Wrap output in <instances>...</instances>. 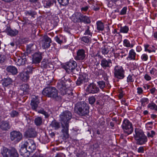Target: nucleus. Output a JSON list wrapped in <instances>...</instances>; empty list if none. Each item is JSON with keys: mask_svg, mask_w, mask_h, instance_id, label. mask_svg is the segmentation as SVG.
<instances>
[{"mask_svg": "<svg viewBox=\"0 0 157 157\" xmlns=\"http://www.w3.org/2000/svg\"><path fill=\"white\" fill-rule=\"evenodd\" d=\"M127 10V8L126 7H124L121 11L120 13V14L121 15L125 14L126 13Z\"/></svg>", "mask_w": 157, "mask_h": 157, "instance_id": "nucleus-51", "label": "nucleus"}, {"mask_svg": "<svg viewBox=\"0 0 157 157\" xmlns=\"http://www.w3.org/2000/svg\"><path fill=\"white\" fill-rule=\"evenodd\" d=\"M89 7L88 6H86L84 7H82L81 8V10L82 11L85 12L87 11Z\"/></svg>", "mask_w": 157, "mask_h": 157, "instance_id": "nucleus-57", "label": "nucleus"}, {"mask_svg": "<svg viewBox=\"0 0 157 157\" xmlns=\"http://www.w3.org/2000/svg\"><path fill=\"white\" fill-rule=\"evenodd\" d=\"M50 126L55 129H57L60 127L59 123L55 120L52 121L50 124Z\"/></svg>", "mask_w": 157, "mask_h": 157, "instance_id": "nucleus-30", "label": "nucleus"}, {"mask_svg": "<svg viewBox=\"0 0 157 157\" xmlns=\"http://www.w3.org/2000/svg\"><path fill=\"white\" fill-rule=\"evenodd\" d=\"M76 66L77 63L75 61H70L65 65V69L67 73H69L75 70Z\"/></svg>", "mask_w": 157, "mask_h": 157, "instance_id": "nucleus-10", "label": "nucleus"}, {"mask_svg": "<svg viewBox=\"0 0 157 157\" xmlns=\"http://www.w3.org/2000/svg\"><path fill=\"white\" fill-rule=\"evenodd\" d=\"M86 91L89 93L96 94L100 91V90L96 85L94 83H91L88 85L86 89Z\"/></svg>", "mask_w": 157, "mask_h": 157, "instance_id": "nucleus-11", "label": "nucleus"}, {"mask_svg": "<svg viewBox=\"0 0 157 157\" xmlns=\"http://www.w3.org/2000/svg\"><path fill=\"white\" fill-rule=\"evenodd\" d=\"M155 135V132L153 131H151V132H148L147 135L148 137H152Z\"/></svg>", "mask_w": 157, "mask_h": 157, "instance_id": "nucleus-53", "label": "nucleus"}, {"mask_svg": "<svg viewBox=\"0 0 157 157\" xmlns=\"http://www.w3.org/2000/svg\"><path fill=\"white\" fill-rule=\"evenodd\" d=\"M36 148V146L34 141L29 140L24 142L20 149L21 155L24 157H28L30 152H33Z\"/></svg>", "mask_w": 157, "mask_h": 157, "instance_id": "nucleus-3", "label": "nucleus"}, {"mask_svg": "<svg viewBox=\"0 0 157 157\" xmlns=\"http://www.w3.org/2000/svg\"><path fill=\"white\" fill-rule=\"evenodd\" d=\"M36 14V13L34 11L31 10L29 11H27L26 12V15H28L29 16H31L32 17H33L34 15H35Z\"/></svg>", "mask_w": 157, "mask_h": 157, "instance_id": "nucleus-52", "label": "nucleus"}, {"mask_svg": "<svg viewBox=\"0 0 157 157\" xmlns=\"http://www.w3.org/2000/svg\"><path fill=\"white\" fill-rule=\"evenodd\" d=\"M109 52V50L107 47L104 46L101 48V52L103 54L106 55L108 54Z\"/></svg>", "mask_w": 157, "mask_h": 157, "instance_id": "nucleus-41", "label": "nucleus"}, {"mask_svg": "<svg viewBox=\"0 0 157 157\" xmlns=\"http://www.w3.org/2000/svg\"><path fill=\"white\" fill-rule=\"evenodd\" d=\"M97 83L101 89H102L105 87V82L103 81L98 82Z\"/></svg>", "mask_w": 157, "mask_h": 157, "instance_id": "nucleus-39", "label": "nucleus"}, {"mask_svg": "<svg viewBox=\"0 0 157 157\" xmlns=\"http://www.w3.org/2000/svg\"><path fill=\"white\" fill-rule=\"evenodd\" d=\"M59 117L62 126V132L63 133V138L66 139L69 138V123L72 117L71 113L68 110L65 111L62 113Z\"/></svg>", "mask_w": 157, "mask_h": 157, "instance_id": "nucleus-1", "label": "nucleus"}, {"mask_svg": "<svg viewBox=\"0 0 157 157\" xmlns=\"http://www.w3.org/2000/svg\"><path fill=\"white\" fill-rule=\"evenodd\" d=\"M21 89L23 91L24 93L26 94L28 92L29 89V86L27 84H23L21 86Z\"/></svg>", "mask_w": 157, "mask_h": 157, "instance_id": "nucleus-32", "label": "nucleus"}, {"mask_svg": "<svg viewBox=\"0 0 157 157\" xmlns=\"http://www.w3.org/2000/svg\"><path fill=\"white\" fill-rule=\"evenodd\" d=\"M59 4L63 6L67 5L69 3V0H58Z\"/></svg>", "mask_w": 157, "mask_h": 157, "instance_id": "nucleus-38", "label": "nucleus"}, {"mask_svg": "<svg viewBox=\"0 0 157 157\" xmlns=\"http://www.w3.org/2000/svg\"><path fill=\"white\" fill-rule=\"evenodd\" d=\"M148 57L146 54H143L141 56V59L143 61H146L148 59Z\"/></svg>", "mask_w": 157, "mask_h": 157, "instance_id": "nucleus-50", "label": "nucleus"}, {"mask_svg": "<svg viewBox=\"0 0 157 157\" xmlns=\"http://www.w3.org/2000/svg\"><path fill=\"white\" fill-rule=\"evenodd\" d=\"M31 97L32 100L31 101V105L32 108L33 110H36L40 102L38 97L35 95H32Z\"/></svg>", "mask_w": 157, "mask_h": 157, "instance_id": "nucleus-14", "label": "nucleus"}, {"mask_svg": "<svg viewBox=\"0 0 157 157\" xmlns=\"http://www.w3.org/2000/svg\"><path fill=\"white\" fill-rule=\"evenodd\" d=\"M144 148L143 147H140L138 149L137 151L139 153H143L144 152Z\"/></svg>", "mask_w": 157, "mask_h": 157, "instance_id": "nucleus-55", "label": "nucleus"}, {"mask_svg": "<svg viewBox=\"0 0 157 157\" xmlns=\"http://www.w3.org/2000/svg\"><path fill=\"white\" fill-rule=\"evenodd\" d=\"M6 30L7 34L11 36H16L18 33V30L16 29L12 30L9 27H7Z\"/></svg>", "mask_w": 157, "mask_h": 157, "instance_id": "nucleus-22", "label": "nucleus"}, {"mask_svg": "<svg viewBox=\"0 0 157 157\" xmlns=\"http://www.w3.org/2000/svg\"><path fill=\"white\" fill-rule=\"evenodd\" d=\"M123 45L126 47L132 48L133 47L134 44L133 43H130L128 40L125 39L123 41Z\"/></svg>", "mask_w": 157, "mask_h": 157, "instance_id": "nucleus-31", "label": "nucleus"}, {"mask_svg": "<svg viewBox=\"0 0 157 157\" xmlns=\"http://www.w3.org/2000/svg\"><path fill=\"white\" fill-rule=\"evenodd\" d=\"M84 34L85 35H90L91 36H92V33H90V32L89 30V26H87V29L85 31V32L84 33Z\"/></svg>", "mask_w": 157, "mask_h": 157, "instance_id": "nucleus-54", "label": "nucleus"}, {"mask_svg": "<svg viewBox=\"0 0 157 157\" xmlns=\"http://www.w3.org/2000/svg\"><path fill=\"white\" fill-rule=\"evenodd\" d=\"M51 42V39L47 36H44V39L42 41V46L43 48H48L50 46V44Z\"/></svg>", "mask_w": 157, "mask_h": 157, "instance_id": "nucleus-16", "label": "nucleus"}, {"mask_svg": "<svg viewBox=\"0 0 157 157\" xmlns=\"http://www.w3.org/2000/svg\"><path fill=\"white\" fill-rule=\"evenodd\" d=\"M137 92L139 94H141L143 92V90L142 88L141 87H138L137 88Z\"/></svg>", "mask_w": 157, "mask_h": 157, "instance_id": "nucleus-59", "label": "nucleus"}, {"mask_svg": "<svg viewBox=\"0 0 157 157\" xmlns=\"http://www.w3.org/2000/svg\"><path fill=\"white\" fill-rule=\"evenodd\" d=\"M135 134L134 135V137L136 140H138L141 138L143 136L145 135L143 131L140 129L136 128L135 129Z\"/></svg>", "mask_w": 157, "mask_h": 157, "instance_id": "nucleus-20", "label": "nucleus"}, {"mask_svg": "<svg viewBox=\"0 0 157 157\" xmlns=\"http://www.w3.org/2000/svg\"><path fill=\"white\" fill-rule=\"evenodd\" d=\"M136 55L134 50L132 49L129 51L127 59L129 60H136Z\"/></svg>", "mask_w": 157, "mask_h": 157, "instance_id": "nucleus-25", "label": "nucleus"}, {"mask_svg": "<svg viewBox=\"0 0 157 157\" xmlns=\"http://www.w3.org/2000/svg\"><path fill=\"white\" fill-rule=\"evenodd\" d=\"M114 77L118 79H122L125 77L124 71L122 67L117 65L114 68Z\"/></svg>", "mask_w": 157, "mask_h": 157, "instance_id": "nucleus-7", "label": "nucleus"}, {"mask_svg": "<svg viewBox=\"0 0 157 157\" xmlns=\"http://www.w3.org/2000/svg\"><path fill=\"white\" fill-rule=\"evenodd\" d=\"M55 157H65V155L63 153H58L57 154Z\"/></svg>", "mask_w": 157, "mask_h": 157, "instance_id": "nucleus-56", "label": "nucleus"}, {"mask_svg": "<svg viewBox=\"0 0 157 157\" xmlns=\"http://www.w3.org/2000/svg\"><path fill=\"white\" fill-rule=\"evenodd\" d=\"M149 45L148 44L144 45V48H145V51H146V52L147 51L149 53H150L152 52H155V50L154 49L151 50V49H148V48L149 47Z\"/></svg>", "mask_w": 157, "mask_h": 157, "instance_id": "nucleus-45", "label": "nucleus"}, {"mask_svg": "<svg viewBox=\"0 0 157 157\" xmlns=\"http://www.w3.org/2000/svg\"><path fill=\"white\" fill-rule=\"evenodd\" d=\"M10 114L11 117H17L18 115V113L17 111L13 110L10 113Z\"/></svg>", "mask_w": 157, "mask_h": 157, "instance_id": "nucleus-44", "label": "nucleus"}, {"mask_svg": "<svg viewBox=\"0 0 157 157\" xmlns=\"http://www.w3.org/2000/svg\"><path fill=\"white\" fill-rule=\"evenodd\" d=\"M86 56L85 52L84 50L79 49L77 52L75 59L77 60H82L85 59Z\"/></svg>", "mask_w": 157, "mask_h": 157, "instance_id": "nucleus-12", "label": "nucleus"}, {"mask_svg": "<svg viewBox=\"0 0 157 157\" xmlns=\"http://www.w3.org/2000/svg\"><path fill=\"white\" fill-rule=\"evenodd\" d=\"M38 113L44 115L46 117H48L49 116V115L48 113L42 109H41L39 110Z\"/></svg>", "mask_w": 157, "mask_h": 157, "instance_id": "nucleus-48", "label": "nucleus"}, {"mask_svg": "<svg viewBox=\"0 0 157 157\" xmlns=\"http://www.w3.org/2000/svg\"><path fill=\"white\" fill-rule=\"evenodd\" d=\"M129 30L128 27L125 26H121L120 28V32L123 33H128Z\"/></svg>", "mask_w": 157, "mask_h": 157, "instance_id": "nucleus-34", "label": "nucleus"}, {"mask_svg": "<svg viewBox=\"0 0 157 157\" xmlns=\"http://www.w3.org/2000/svg\"><path fill=\"white\" fill-rule=\"evenodd\" d=\"M85 75H80L76 82V84L78 86L86 82Z\"/></svg>", "mask_w": 157, "mask_h": 157, "instance_id": "nucleus-21", "label": "nucleus"}, {"mask_svg": "<svg viewBox=\"0 0 157 157\" xmlns=\"http://www.w3.org/2000/svg\"><path fill=\"white\" fill-rule=\"evenodd\" d=\"M41 67L43 68H52L53 65L50 63L48 62V60L46 59H43L41 62Z\"/></svg>", "mask_w": 157, "mask_h": 157, "instance_id": "nucleus-23", "label": "nucleus"}, {"mask_svg": "<svg viewBox=\"0 0 157 157\" xmlns=\"http://www.w3.org/2000/svg\"><path fill=\"white\" fill-rule=\"evenodd\" d=\"M93 8L94 10L96 11H97L99 9V8L98 6H97L96 7H95V6H94Z\"/></svg>", "mask_w": 157, "mask_h": 157, "instance_id": "nucleus-64", "label": "nucleus"}, {"mask_svg": "<svg viewBox=\"0 0 157 157\" xmlns=\"http://www.w3.org/2000/svg\"><path fill=\"white\" fill-rule=\"evenodd\" d=\"M21 79L24 81H27L29 78V76L27 72H23L19 74Z\"/></svg>", "mask_w": 157, "mask_h": 157, "instance_id": "nucleus-28", "label": "nucleus"}, {"mask_svg": "<svg viewBox=\"0 0 157 157\" xmlns=\"http://www.w3.org/2000/svg\"><path fill=\"white\" fill-rule=\"evenodd\" d=\"M82 22H83L86 24H89L90 23V20L88 17L82 15Z\"/></svg>", "mask_w": 157, "mask_h": 157, "instance_id": "nucleus-37", "label": "nucleus"}, {"mask_svg": "<svg viewBox=\"0 0 157 157\" xmlns=\"http://www.w3.org/2000/svg\"><path fill=\"white\" fill-rule=\"evenodd\" d=\"M144 78L147 80H149L151 79V77L147 74H146L144 76Z\"/></svg>", "mask_w": 157, "mask_h": 157, "instance_id": "nucleus-60", "label": "nucleus"}, {"mask_svg": "<svg viewBox=\"0 0 157 157\" xmlns=\"http://www.w3.org/2000/svg\"><path fill=\"white\" fill-rule=\"evenodd\" d=\"M72 84L71 82L70 79L66 80L63 78L61 80L59 81L57 85L58 88L60 90V92L62 95L67 94L68 95L72 96V93L71 90L68 89Z\"/></svg>", "mask_w": 157, "mask_h": 157, "instance_id": "nucleus-2", "label": "nucleus"}, {"mask_svg": "<svg viewBox=\"0 0 157 157\" xmlns=\"http://www.w3.org/2000/svg\"><path fill=\"white\" fill-rule=\"evenodd\" d=\"M27 60L25 56H23L22 57L17 56L15 58L14 61L18 66L24 65Z\"/></svg>", "mask_w": 157, "mask_h": 157, "instance_id": "nucleus-15", "label": "nucleus"}, {"mask_svg": "<svg viewBox=\"0 0 157 157\" xmlns=\"http://www.w3.org/2000/svg\"><path fill=\"white\" fill-rule=\"evenodd\" d=\"M43 95L52 98L56 101H59L61 97L58 95V91L54 87L50 86L44 88L42 91Z\"/></svg>", "mask_w": 157, "mask_h": 157, "instance_id": "nucleus-4", "label": "nucleus"}, {"mask_svg": "<svg viewBox=\"0 0 157 157\" xmlns=\"http://www.w3.org/2000/svg\"><path fill=\"white\" fill-rule=\"evenodd\" d=\"M96 99L94 96H91L89 98V103L92 105L93 104L95 101Z\"/></svg>", "mask_w": 157, "mask_h": 157, "instance_id": "nucleus-49", "label": "nucleus"}, {"mask_svg": "<svg viewBox=\"0 0 157 157\" xmlns=\"http://www.w3.org/2000/svg\"><path fill=\"white\" fill-rule=\"evenodd\" d=\"M136 140L137 144L141 145L145 144L147 142V138L146 136L144 135Z\"/></svg>", "mask_w": 157, "mask_h": 157, "instance_id": "nucleus-26", "label": "nucleus"}, {"mask_svg": "<svg viewBox=\"0 0 157 157\" xmlns=\"http://www.w3.org/2000/svg\"><path fill=\"white\" fill-rule=\"evenodd\" d=\"M75 109L78 110V113L81 116L85 115L89 113L88 107L84 102L78 103Z\"/></svg>", "mask_w": 157, "mask_h": 157, "instance_id": "nucleus-5", "label": "nucleus"}, {"mask_svg": "<svg viewBox=\"0 0 157 157\" xmlns=\"http://www.w3.org/2000/svg\"><path fill=\"white\" fill-rule=\"evenodd\" d=\"M82 15L80 13H75L72 16V21L75 23L82 22Z\"/></svg>", "mask_w": 157, "mask_h": 157, "instance_id": "nucleus-17", "label": "nucleus"}, {"mask_svg": "<svg viewBox=\"0 0 157 157\" xmlns=\"http://www.w3.org/2000/svg\"><path fill=\"white\" fill-rule=\"evenodd\" d=\"M55 0H50L47 1L45 7L46 8H48L50 6L52 5L54 2H55Z\"/></svg>", "mask_w": 157, "mask_h": 157, "instance_id": "nucleus-40", "label": "nucleus"}, {"mask_svg": "<svg viewBox=\"0 0 157 157\" xmlns=\"http://www.w3.org/2000/svg\"><path fill=\"white\" fill-rule=\"evenodd\" d=\"M22 137L21 134L19 132L13 131L10 133V138L11 140L18 142Z\"/></svg>", "mask_w": 157, "mask_h": 157, "instance_id": "nucleus-9", "label": "nucleus"}, {"mask_svg": "<svg viewBox=\"0 0 157 157\" xmlns=\"http://www.w3.org/2000/svg\"><path fill=\"white\" fill-rule=\"evenodd\" d=\"M122 127L125 133L128 135L131 134L133 130L132 123L127 119L124 120Z\"/></svg>", "mask_w": 157, "mask_h": 157, "instance_id": "nucleus-8", "label": "nucleus"}, {"mask_svg": "<svg viewBox=\"0 0 157 157\" xmlns=\"http://www.w3.org/2000/svg\"><path fill=\"white\" fill-rule=\"evenodd\" d=\"M33 157H43V156L38 154V153H36V154H34L33 156Z\"/></svg>", "mask_w": 157, "mask_h": 157, "instance_id": "nucleus-63", "label": "nucleus"}, {"mask_svg": "<svg viewBox=\"0 0 157 157\" xmlns=\"http://www.w3.org/2000/svg\"><path fill=\"white\" fill-rule=\"evenodd\" d=\"M13 81L10 78H5L3 80L2 85L4 86H7L9 85L12 84Z\"/></svg>", "mask_w": 157, "mask_h": 157, "instance_id": "nucleus-29", "label": "nucleus"}, {"mask_svg": "<svg viewBox=\"0 0 157 157\" xmlns=\"http://www.w3.org/2000/svg\"><path fill=\"white\" fill-rule=\"evenodd\" d=\"M140 101L142 105L144 106L148 103V100L147 98H143L141 99Z\"/></svg>", "mask_w": 157, "mask_h": 157, "instance_id": "nucleus-43", "label": "nucleus"}, {"mask_svg": "<svg viewBox=\"0 0 157 157\" xmlns=\"http://www.w3.org/2000/svg\"><path fill=\"white\" fill-rule=\"evenodd\" d=\"M10 127L9 123L8 121H3L0 123V128L3 130H8L10 128Z\"/></svg>", "mask_w": 157, "mask_h": 157, "instance_id": "nucleus-19", "label": "nucleus"}, {"mask_svg": "<svg viewBox=\"0 0 157 157\" xmlns=\"http://www.w3.org/2000/svg\"><path fill=\"white\" fill-rule=\"evenodd\" d=\"M42 59L41 54L40 53H36L33 56L32 61L34 63H38L40 62Z\"/></svg>", "mask_w": 157, "mask_h": 157, "instance_id": "nucleus-18", "label": "nucleus"}, {"mask_svg": "<svg viewBox=\"0 0 157 157\" xmlns=\"http://www.w3.org/2000/svg\"><path fill=\"white\" fill-rule=\"evenodd\" d=\"M150 73L153 75L157 76V67L153 68L150 70Z\"/></svg>", "mask_w": 157, "mask_h": 157, "instance_id": "nucleus-42", "label": "nucleus"}, {"mask_svg": "<svg viewBox=\"0 0 157 157\" xmlns=\"http://www.w3.org/2000/svg\"><path fill=\"white\" fill-rule=\"evenodd\" d=\"M5 60L4 57L0 55V63H3Z\"/></svg>", "mask_w": 157, "mask_h": 157, "instance_id": "nucleus-62", "label": "nucleus"}, {"mask_svg": "<svg viewBox=\"0 0 157 157\" xmlns=\"http://www.w3.org/2000/svg\"><path fill=\"white\" fill-rule=\"evenodd\" d=\"M26 133L28 136L30 137H35L36 135L35 130L33 128L29 129Z\"/></svg>", "mask_w": 157, "mask_h": 157, "instance_id": "nucleus-27", "label": "nucleus"}, {"mask_svg": "<svg viewBox=\"0 0 157 157\" xmlns=\"http://www.w3.org/2000/svg\"><path fill=\"white\" fill-rule=\"evenodd\" d=\"M134 76L133 75H129L127 78V81L128 82H133L134 81L133 77Z\"/></svg>", "mask_w": 157, "mask_h": 157, "instance_id": "nucleus-47", "label": "nucleus"}, {"mask_svg": "<svg viewBox=\"0 0 157 157\" xmlns=\"http://www.w3.org/2000/svg\"><path fill=\"white\" fill-rule=\"evenodd\" d=\"M112 63L111 59H106L105 58H103L101 61V65L105 69L109 68Z\"/></svg>", "mask_w": 157, "mask_h": 157, "instance_id": "nucleus-13", "label": "nucleus"}, {"mask_svg": "<svg viewBox=\"0 0 157 157\" xmlns=\"http://www.w3.org/2000/svg\"><path fill=\"white\" fill-rule=\"evenodd\" d=\"M84 152H81L80 153H78L76 154L77 157H84L83 156Z\"/></svg>", "mask_w": 157, "mask_h": 157, "instance_id": "nucleus-58", "label": "nucleus"}, {"mask_svg": "<svg viewBox=\"0 0 157 157\" xmlns=\"http://www.w3.org/2000/svg\"><path fill=\"white\" fill-rule=\"evenodd\" d=\"M6 70L7 71L13 75H16L18 73L17 68L14 66H9L7 67Z\"/></svg>", "mask_w": 157, "mask_h": 157, "instance_id": "nucleus-24", "label": "nucleus"}, {"mask_svg": "<svg viewBox=\"0 0 157 157\" xmlns=\"http://www.w3.org/2000/svg\"><path fill=\"white\" fill-rule=\"evenodd\" d=\"M97 29L99 31H102L104 30V26L103 23L101 21H99L97 22Z\"/></svg>", "mask_w": 157, "mask_h": 157, "instance_id": "nucleus-33", "label": "nucleus"}, {"mask_svg": "<svg viewBox=\"0 0 157 157\" xmlns=\"http://www.w3.org/2000/svg\"><path fill=\"white\" fill-rule=\"evenodd\" d=\"M81 40L85 43H88L90 41V38L88 37L83 36Z\"/></svg>", "mask_w": 157, "mask_h": 157, "instance_id": "nucleus-46", "label": "nucleus"}, {"mask_svg": "<svg viewBox=\"0 0 157 157\" xmlns=\"http://www.w3.org/2000/svg\"><path fill=\"white\" fill-rule=\"evenodd\" d=\"M34 121L35 124L37 126L40 125L42 123V118L40 117H37L35 119Z\"/></svg>", "mask_w": 157, "mask_h": 157, "instance_id": "nucleus-36", "label": "nucleus"}, {"mask_svg": "<svg viewBox=\"0 0 157 157\" xmlns=\"http://www.w3.org/2000/svg\"><path fill=\"white\" fill-rule=\"evenodd\" d=\"M55 40L59 44H61L62 42V41H61L58 37H56L55 38Z\"/></svg>", "mask_w": 157, "mask_h": 157, "instance_id": "nucleus-61", "label": "nucleus"}, {"mask_svg": "<svg viewBox=\"0 0 157 157\" xmlns=\"http://www.w3.org/2000/svg\"><path fill=\"white\" fill-rule=\"evenodd\" d=\"M2 154L4 157H18V154L14 148L9 149L6 147H3Z\"/></svg>", "mask_w": 157, "mask_h": 157, "instance_id": "nucleus-6", "label": "nucleus"}, {"mask_svg": "<svg viewBox=\"0 0 157 157\" xmlns=\"http://www.w3.org/2000/svg\"><path fill=\"white\" fill-rule=\"evenodd\" d=\"M147 106L150 109L157 111V105L154 103H149L148 105Z\"/></svg>", "mask_w": 157, "mask_h": 157, "instance_id": "nucleus-35", "label": "nucleus"}]
</instances>
